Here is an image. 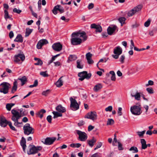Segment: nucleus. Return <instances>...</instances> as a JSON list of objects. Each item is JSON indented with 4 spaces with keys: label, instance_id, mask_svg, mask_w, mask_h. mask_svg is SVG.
I'll list each match as a JSON object with an SVG mask.
<instances>
[{
    "label": "nucleus",
    "instance_id": "1",
    "mask_svg": "<svg viewBox=\"0 0 157 157\" xmlns=\"http://www.w3.org/2000/svg\"><path fill=\"white\" fill-rule=\"evenodd\" d=\"M72 38L71 39V43L74 45L80 44L82 41L87 39V36L84 31H79L73 33L71 35Z\"/></svg>",
    "mask_w": 157,
    "mask_h": 157
},
{
    "label": "nucleus",
    "instance_id": "2",
    "mask_svg": "<svg viewBox=\"0 0 157 157\" xmlns=\"http://www.w3.org/2000/svg\"><path fill=\"white\" fill-rule=\"evenodd\" d=\"M130 111L134 115L138 116L141 114L142 111L140 105H134L130 108Z\"/></svg>",
    "mask_w": 157,
    "mask_h": 157
},
{
    "label": "nucleus",
    "instance_id": "3",
    "mask_svg": "<svg viewBox=\"0 0 157 157\" xmlns=\"http://www.w3.org/2000/svg\"><path fill=\"white\" fill-rule=\"evenodd\" d=\"M23 130L25 135H29L34 133V129L30 126L29 123H26L23 126Z\"/></svg>",
    "mask_w": 157,
    "mask_h": 157
},
{
    "label": "nucleus",
    "instance_id": "4",
    "mask_svg": "<svg viewBox=\"0 0 157 157\" xmlns=\"http://www.w3.org/2000/svg\"><path fill=\"white\" fill-rule=\"evenodd\" d=\"M25 58L24 55L23 53H20L14 56L13 59L14 62L17 64H21Z\"/></svg>",
    "mask_w": 157,
    "mask_h": 157
},
{
    "label": "nucleus",
    "instance_id": "5",
    "mask_svg": "<svg viewBox=\"0 0 157 157\" xmlns=\"http://www.w3.org/2000/svg\"><path fill=\"white\" fill-rule=\"evenodd\" d=\"M10 85L6 82H3L0 85V92L4 94L8 93Z\"/></svg>",
    "mask_w": 157,
    "mask_h": 157
},
{
    "label": "nucleus",
    "instance_id": "6",
    "mask_svg": "<svg viewBox=\"0 0 157 157\" xmlns=\"http://www.w3.org/2000/svg\"><path fill=\"white\" fill-rule=\"evenodd\" d=\"M29 147V151H28L27 153L29 155L34 154L37 153L39 151H40L42 149V147L40 146L36 147L33 145H30Z\"/></svg>",
    "mask_w": 157,
    "mask_h": 157
},
{
    "label": "nucleus",
    "instance_id": "7",
    "mask_svg": "<svg viewBox=\"0 0 157 157\" xmlns=\"http://www.w3.org/2000/svg\"><path fill=\"white\" fill-rule=\"evenodd\" d=\"M97 113L94 111L87 113L84 116L85 118L90 119L94 121L97 120Z\"/></svg>",
    "mask_w": 157,
    "mask_h": 157
},
{
    "label": "nucleus",
    "instance_id": "8",
    "mask_svg": "<svg viewBox=\"0 0 157 157\" xmlns=\"http://www.w3.org/2000/svg\"><path fill=\"white\" fill-rule=\"evenodd\" d=\"M78 75L80 77L79 80L82 81L85 78L88 79L90 78L91 76V74L90 73H87V72L86 71H83L79 73Z\"/></svg>",
    "mask_w": 157,
    "mask_h": 157
},
{
    "label": "nucleus",
    "instance_id": "9",
    "mask_svg": "<svg viewBox=\"0 0 157 157\" xmlns=\"http://www.w3.org/2000/svg\"><path fill=\"white\" fill-rule=\"evenodd\" d=\"M71 101L70 108L71 110L75 111L78 110L79 108V105L76 101L72 97L70 98Z\"/></svg>",
    "mask_w": 157,
    "mask_h": 157
},
{
    "label": "nucleus",
    "instance_id": "10",
    "mask_svg": "<svg viewBox=\"0 0 157 157\" xmlns=\"http://www.w3.org/2000/svg\"><path fill=\"white\" fill-rule=\"evenodd\" d=\"M11 112L13 115L11 117V120L12 121L19 120L21 117V113H19L15 109H12Z\"/></svg>",
    "mask_w": 157,
    "mask_h": 157
},
{
    "label": "nucleus",
    "instance_id": "11",
    "mask_svg": "<svg viewBox=\"0 0 157 157\" xmlns=\"http://www.w3.org/2000/svg\"><path fill=\"white\" fill-rule=\"evenodd\" d=\"M142 6L141 5H138L135 7L132 10H130L128 13V17H131L136 12H138L141 10Z\"/></svg>",
    "mask_w": 157,
    "mask_h": 157
},
{
    "label": "nucleus",
    "instance_id": "12",
    "mask_svg": "<svg viewBox=\"0 0 157 157\" xmlns=\"http://www.w3.org/2000/svg\"><path fill=\"white\" fill-rule=\"evenodd\" d=\"M77 134L79 136V139L82 141H85L87 138V134L84 132H82L80 130H76Z\"/></svg>",
    "mask_w": 157,
    "mask_h": 157
},
{
    "label": "nucleus",
    "instance_id": "13",
    "mask_svg": "<svg viewBox=\"0 0 157 157\" xmlns=\"http://www.w3.org/2000/svg\"><path fill=\"white\" fill-rule=\"evenodd\" d=\"M131 96L134 97L136 100L140 101V100L141 96L140 93L138 92L137 90H134L131 91Z\"/></svg>",
    "mask_w": 157,
    "mask_h": 157
},
{
    "label": "nucleus",
    "instance_id": "14",
    "mask_svg": "<svg viewBox=\"0 0 157 157\" xmlns=\"http://www.w3.org/2000/svg\"><path fill=\"white\" fill-rule=\"evenodd\" d=\"M56 139V138L55 137H47L45 140L44 142H42L45 144L49 145L52 144Z\"/></svg>",
    "mask_w": 157,
    "mask_h": 157
},
{
    "label": "nucleus",
    "instance_id": "15",
    "mask_svg": "<svg viewBox=\"0 0 157 157\" xmlns=\"http://www.w3.org/2000/svg\"><path fill=\"white\" fill-rule=\"evenodd\" d=\"M57 11H59L60 13L64 12V10L63 8L60 5H57L55 6L52 10V13L54 14H57Z\"/></svg>",
    "mask_w": 157,
    "mask_h": 157
},
{
    "label": "nucleus",
    "instance_id": "16",
    "mask_svg": "<svg viewBox=\"0 0 157 157\" xmlns=\"http://www.w3.org/2000/svg\"><path fill=\"white\" fill-rule=\"evenodd\" d=\"M62 45L60 43H57L53 44L52 45V48L55 51L59 52L62 50Z\"/></svg>",
    "mask_w": 157,
    "mask_h": 157
},
{
    "label": "nucleus",
    "instance_id": "17",
    "mask_svg": "<svg viewBox=\"0 0 157 157\" xmlns=\"http://www.w3.org/2000/svg\"><path fill=\"white\" fill-rule=\"evenodd\" d=\"M9 122L4 117H1L0 118V124L2 127H5L7 124H9Z\"/></svg>",
    "mask_w": 157,
    "mask_h": 157
},
{
    "label": "nucleus",
    "instance_id": "18",
    "mask_svg": "<svg viewBox=\"0 0 157 157\" xmlns=\"http://www.w3.org/2000/svg\"><path fill=\"white\" fill-rule=\"evenodd\" d=\"M117 28V27L115 25L109 27L107 29L108 34L110 35H112Z\"/></svg>",
    "mask_w": 157,
    "mask_h": 157
},
{
    "label": "nucleus",
    "instance_id": "19",
    "mask_svg": "<svg viewBox=\"0 0 157 157\" xmlns=\"http://www.w3.org/2000/svg\"><path fill=\"white\" fill-rule=\"evenodd\" d=\"M48 41L46 39L41 40L38 42L36 46L37 48L40 49L43 45L48 44Z\"/></svg>",
    "mask_w": 157,
    "mask_h": 157
},
{
    "label": "nucleus",
    "instance_id": "20",
    "mask_svg": "<svg viewBox=\"0 0 157 157\" xmlns=\"http://www.w3.org/2000/svg\"><path fill=\"white\" fill-rule=\"evenodd\" d=\"M140 141L141 144V148L142 149H145L147 146L150 147L151 146V144H146V142L144 139H141Z\"/></svg>",
    "mask_w": 157,
    "mask_h": 157
},
{
    "label": "nucleus",
    "instance_id": "21",
    "mask_svg": "<svg viewBox=\"0 0 157 157\" xmlns=\"http://www.w3.org/2000/svg\"><path fill=\"white\" fill-rule=\"evenodd\" d=\"M86 56L87 61V63L89 64H92L94 63V62L91 59L92 55L90 52H89L86 53Z\"/></svg>",
    "mask_w": 157,
    "mask_h": 157
},
{
    "label": "nucleus",
    "instance_id": "22",
    "mask_svg": "<svg viewBox=\"0 0 157 157\" xmlns=\"http://www.w3.org/2000/svg\"><path fill=\"white\" fill-rule=\"evenodd\" d=\"M91 28L92 29H96V32L100 33L102 31L101 27L100 25H97L95 24H93L91 25Z\"/></svg>",
    "mask_w": 157,
    "mask_h": 157
},
{
    "label": "nucleus",
    "instance_id": "23",
    "mask_svg": "<svg viewBox=\"0 0 157 157\" xmlns=\"http://www.w3.org/2000/svg\"><path fill=\"white\" fill-rule=\"evenodd\" d=\"M91 28L92 29H96V32L100 33L102 31L101 27L100 25H97L95 24H93L91 25Z\"/></svg>",
    "mask_w": 157,
    "mask_h": 157
},
{
    "label": "nucleus",
    "instance_id": "24",
    "mask_svg": "<svg viewBox=\"0 0 157 157\" xmlns=\"http://www.w3.org/2000/svg\"><path fill=\"white\" fill-rule=\"evenodd\" d=\"M91 28L92 29H96V32L100 33L102 31L101 27L100 25H97L95 24H93L91 25Z\"/></svg>",
    "mask_w": 157,
    "mask_h": 157
},
{
    "label": "nucleus",
    "instance_id": "25",
    "mask_svg": "<svg viewBox=\"0 0 157 157\" xmlns=\"http://www.w3.org/2000/svg\"><path fill=\"white\" fill-rule=\"evenodd\" d=\"M56 110L58 112H60L61 113H63L66 112V108L61 105H59L56 108Z\"/></svg>",
    "mask_w": 157,
    "mask_h": 157
},
{
    "label": "nucleus",
    "instance_id": "26",
    "mask_svg": "<svg viewBox=\"0 0 157 157\" xmlns=\"http://www.w3.org/2000/svg\"><path fill=\"white\" fill-rule=\"evenodd\" d=\"M96 141V139L94 137H92V138L90 140H88L87 141L88 144L89 146L91 147H93Z\"/></svg>",
    "mask_w": 157,
    "mask_h": 157
},
{
    "label": "nucleus",
    "instance_id": "27",
    "mask_svg": "<svg viewBox=\"0 0 157 157\" xmlns=\"http://www.w3.org/2000/svg\"><path fill=\"white\" fill-rule=\"evenodd\" d=\"M122 50L119 46L116 47L114 50V53L115 54L120 55L122 53Z\"/></svg>",
    "mask_w": 157,
    "mask_h": 157
},
{
    "label": "nucleus",
    "instance_id": "28",
    "mask_svg": "<svg viewBox=\"0 0 157 157\" xmlns=\"http://www.w3.org/2000/svg\"><path fill=\"white\" fill-rule=\"evenodd\" d=\"M26 140L25 138L23 137L21 138V140L20 142V144L22 147V148L24 151H25L26 146Z\"/></svg>",
    "mask_w": 157,
    "mask_h": 157
},
{
    "label": "nucleus",
    "instance_id": "29",
    "mask_svg": "<svg viewBox=\"0 0 157 157\" xmlns=\"http://www.w3.org/2000/svg\"><path fill=\"white\" fill-rule=\"evenodd\" d=\"M46 111L45 109H41L40 111L38 112L36 114L40 118H42L43 116V114L46 113Z\"/></svg>",
    "mask_w": 157,
    "mask_h": 157
},
{
    "label": "nucleus",
    "instance_id": "30",
    "mask_svg": "<svg viewBox=\"0 0 157 157\" xmlns=\"http://www.w3.org/2000/svg\"><path fill=\"white\" fill-rule=\"evenodd\" d=\"M14 41L22 43L23 41V37L21 34H18L14 39Z\"/></svg>",
    "mask_w": 157,
    "mask_h": 157
},
{
    "label": "nucleus",
    "instance_id": "31",
    "mask_svg": "<svg viewBox=\"0 0 157 157\" xmlns=\"http://www.w3.org/2000/svg\"><path fill=\"white\" fill-rule=\"evenodd\" d=\"M63 77V76H61L56 82V85L57 87H60L63 85V81L62 79Z\"/></svg>",
    "mask_w": 157,
    "mask_h": 157
},
{
    "label": "nucleus",
    "instance_id": "32",
    "mask_svg": "<svg viewBox=\"0 0 157 157\" xmlns=\"http://www.w3.org/2000/svg\"><path fill=\"white\" fill-rule=\"evenodd\" d=\"M52 113L54 115L53 118L54 119L57 118L58 117H61L62 116V113L58 111H53Z\"/></svg>",
    "mask_w": 157,
    "mask_h": 157
},
{
    "label": "nucleus",
    "instance_id": "33",
    "mask_svg": "<svg viewBox=\"0 0 157 157\" xmlns=\"http://www.w3.org/2000/svg\"><path fill=\"white\" fill-rule=\"evenodd\" d=\"M77 67L79 69H82L83 67V65L82 63V60L80 59L77 60L76 61Z\"/></svg>",
    "mask_w": 157,
    "mask_h": 157
},
{
    "label": "nucleus",
    "instance_id": "34",
    "mask_svg": "<svg viewBox=\"0 0 157 157\" xmlns=\"http://www.w3.org/2000/svg\"><path fill=\"white\" fill-rule=\"evenodd\" d=\"M102 87V86L101 84H98L94 86L93 90L95 92H97L100 90Z\"/></svg>",
    "mask_w": 157,
    "mask_h": 157
},
{
    "label": "nucleus",
    "instance_id": "35",
    "mask_svg": "<svg viewBox=\"0 0 157 157\" xmlns=\"http://www.w3.org/2000/svg\"><path fill=\"white\" fill-rule=\"evenodd\" d=\"M77 58V56L75 55H70L68 58L67 61L69 63L76 60Z\"/></svg>",
    "mask_w": 157,
    "mask_h": 157
},
{
    "label": "nucleus",
    "instance_id": "36",
    "mask_svg": "<svg viewBox=\"0 0 157 157\" xmlns=\"http://www.w3.org/2000/svg\"><path fill=\"white\" fill-rule=\"evenodd\" d=\"M17 89V82L16 81H15L13 82V85L12 87L11 92L12 93H14L15 92Z\"/></svg>",
    "mask_w": 157,
    "mask_h": 157
},
{
    "label": "nucleus",
    "instance_id": "37",
    "mask_svg": "<svg viewBox=\"0 0 157 157\" xmlns=\"http://www.w3.org/2000/svg\"><path fill=\"white\" fill-rule=\"evenodd\" d=\"M34 60L37 61V63L34 64L36 65H41L43 64L42 61L39 59L37 58H35Z\"/></svg>",
    "mask_w": 157,
    "mask_h": 157
},
{
    "label": "nucleus",
    "instance_id": "38",
    "mask_svg": "<svg viewBox=\"0 0 157 157\" xmlns=\"http://www.w3.org/2000/svg\"><path fill=\"white\" fill-rule=\"evenodd\" d=\"M19 80L21 82V86H23L27 81V78L25 76L22 77L21 78H18Z\"/></svg>",
    "mask_w": 157,
    "mask_h": 157
},
{
    "label": "nucleus",
    "instance_id": "39",
    "mask_svg": "<svg viewBox=\"0 0 157 157\" xmlns=\"http://www.w3.org/2000/svg\"><path fill=\"white\" fill-rule=\"evenodd\" d=\"M33 29H30L29 28H26L25 33V37H27L29 36L33 31Z\"/></svg>",
    "mask_w": 157,
    "mask_h": 157
},
{
    "label": "nucleus",
    "instance_id": "40",
    "mask_svg": "<svg viewBox=\"0 0 157 157\" xmlns=\"http://www.w3.org/2000/svg\"><path fill=\"white\" fill-rule=\"evenodd\" d=\"M109 73L112 75L111 77V80L113 81H115L116 78L115 77V74L113 71H111L109 72Z\"/></svg>",
    "mask_w": 157,
    "mask_h": 157
},
{
    "label": "nucleus",
    "instance_id": "41",
    "mask_svg": "<svg viewBox=\"0 0 157 157\" xmlns=\"http://www.w3.org/2000/svg\"><path fill=\"white\" fill-rule=\"evenodd\" d=\"M126 19L125 17H121L118 19V20L121 23V26L124 24Z\"/></svg>",
    "mask_w": 157,
    "mask_h": 157
},
{
    "label": "nucleus",
    "instance_id": "42",
    "mask_svg": "<svg viewBox=\"0 0 157 157\" xmlns=\"http://www.w3.org/2000/svg\"><path fill=\"white\" fill-rule=\"evenodd\" d=\"M145 132V130H144L142 132H137L136 133L140 137L143 138Z\"/></svg>",
    "mask_w": 157,
    "mask_h": 157
},
{
    "label": "nucleus",
    "instance_id": "43",
    "mask_svg": "<svg viewBox=\"0 0 157 157\" xmlns=\"http://www.w3.org/2000/svg\"><path fill=\"white\" fill-rule=\"evenodd\" d=\"M130 151H133V153H137L138 151L136 147L135 146L132 147L129 149Z\"/></svg>",
    "mask_w": 157,
    "mask_h": 157
},
{
    "label": "nucleus",
    "instance_id": "44",
    "mask_svg": "<svg viewBox=\"0 0 157 157\" xmlns=\"http://www.w3.org/2000/svg\"><path fill=\"white\" fill-rule=\"evenodd\" d=\"M114 121L112 119H108L107 122V125H112L114 123Z\"/></svg>",
    "mask_w": 157,
    "mask_h": 157
},
{
    "label": "nucleus",
    "instance_id": "45",
    "mask_svg": "<svg viewBox=\"0 0 157 157\" xmlns=\"http://www.w3.org/2000/svg\"><path fill=\"white\" fill-rule=\"evenodd\" d=\"M4 13H5V15H4V17L6 19L7 18H10V17L9 16V13L8 11L6 10H4Z\"/></svg>",
    "mask_w": 157,
    "mask_h": 157
},
{
    "label": "nucleus",
    "instance_id": "46",
    "mask_svg": "<svg viewBox=\"0 0 157 157\" xmlns=\"http://www.w3.org/2000/svg\"><path fill=\"white\" fill-rule=\"evenodd\" d=\"M38 82L37 80H35L34 84L33 85H30L29 87L30 88H32L34 87H36L38 85Z\"/></svg>",
    "mask_w": 157,
    "mask_h": 157
},
{
    "label": "nucleus",
    "instance_id": "47",
    "mask_svg": "<svg viewBox=\"0 0 157 157\" xmlns=\"http://www.w3.org/2000/svg\"><path fill=\"white\" fill-rule=\"evenodd\" d=\"M146 90L150 94H152L154 93V91L151 88H146Z\"/></svg>",
    "mask_w": 157,
    "mask_h": 157
},
{
    "label": "nucleus",
    "instance_id": "48",
    "mask_svg": "<svg viewBox=\"0 0 157 157\" xmlns=\"http://www.w3.org/2000/svg\"><path fill=\"white\" fill-rule=\"evenodd\" d=\"M47 72V71L41 72L40 74L44 77H47L48 76V75L46 73Z\"/></svg>",
    "mask_w": 157,
    "mask_h": 157
},
{
    "label": "nucleus",
    "instance_id": "49",
    "mask_svg": "<svg viewBox=\"0 0 157 157\" xmlns=\"http://www.w3.org/2000/svg\"><path fill=\"white\" fill-rule=\"evenodd\" d=\"M8 125L10 127V128L12 130L16 131V129H15V128L12 126V123L10 121H9V122Z\"/></svg>",
    "mask_w": 157,
    "mask_h": 157
},
{
    "label": "nucleus",
    "instance_id": "50",
    "mask_svg": "<svg viewBox=\"0 0 157 157\" xmlns=\"http://www.w3.org/2000/svg\"><path fill=\"white\" fill-rule=\"evenodd\" d=\"M125 58V56L124 55H122L120 57V61L122 63H124Z\"/></svg>",
    "mask_w": 157,
    "mask_h": 157
},
{
    "label": "nucleus",
    "instance_id": "51",
    "mask_svg": "<svg viewBox=\"0 0 157 157\" xmlns=\"http://www.w3.org/2000/svg\"><path fill=\"white\" fill-rule=\"evenodd\" d=\"M13 11L14 12L17 13L18 14H20L22 11L21 10L17 9L16 8H14L13 10Z\"/></svg>",
    "mask_w": 157,
    "mask_h": 157
},
{
    "label": "nucleus",
    "instance_id": "52",
    "mask_svg": "<svg viewBox=\"0 0 157 157\" xmlns=\"http://www.w3.org/2000/svg\"><path fill=\"white\" fill-rule=\"evenodd\" d=\"M150 22H151L150 20L149 19H148L147 21L145 22L144 24V26L146 27H148L150 24Z\"/></svg>",
    "mask_w": 157,
    "mask_h": 157
},
{
    "label": "nucleus",
    "instance_id": "53",
    "mask_svg": "<svg viewBox=\"0 0 157 157\" xmlns=\"http://www.w3.org/2000/svg\"><path fill=\"white\" fill-rule=\"evenodd\" d=\"M50 92L49 90H48L46 91H44L43 92L42 94L45 96H46Z\"/></svg>",
    "mask_w": 157,
    "mask_h": 157
},
{
    "label": "nucleus",
    "instance_id": "54",
    "mask_svg": "<svg viewBox=\"0 0 157 157\" xmlns=\"http://www.w3.org/2000/svg\"><path fill=\"white\" fill-rule=\"evenodd\" d=\"M122 108L121 107H119L118 109V111L117 113L119 116H121L122 115V112H121Z\"/></svg>",
    "mask_w": 157,
    "mask_h": 157
},
{
    "label": "nucleus",
    "instance_id": "55",
    "mask_svg": "<svg viewBox=\"0 0 157 157\" xmlns=\"http://www.w3.org/2000/svg\"><path fill=\"white\" fill-rule=\"evenodd\" d=\"M13 121L14 122V124L16 126H18L19 124H20L21 123L18 122V120H16L15 121Z\"/></svg>",
    "mask_w": 157,
    "mask_h": 157
},
{
    "label": "nucleus",
    "instance_id": "56",
    "mask_svg": "<svg viewBox=\"0 0 157 157\" xmlns=\"http://www.w3.org/2000/svg\"><path fill=\"white\" fill-rule=\"evenodd\" d=\"M112 107L111 106H109L105 109V110L107 111H111L112 109Z\"/></svg>",
    "mask_w": 157,
    "mask_h": 157
},
{
    "label": "nucleus",
    "instance_id": "57",
    "mask_svg": "<svg viewBox=\"0 0 157 157\" xmlns=\"http://www.w3.org/2000/svg\"><path fill=\"white\" fill-rule=\"evenodd\" d=\"M118 148L119 150H121L123 149V148L122 147V144L120 142H118Z\"/></svg>",
    "mask_w": 157,
    "mask_h": 157
},
{
    "label": "nucleus",
    "instance_id": "58",
    "mask_svg": "<svg viewBox=\"0 0 157 157\" xmlns=\"http://www.w3.org/2000/svg\"><path fill=\"white\" fill-rule=\"evenodd\" d=\"M47 120L48 122L51 123L52 122V116L51 115H48L47 117Z\"/></svg>",
    "mask_w": 157,
    "mask_h": 157
},
{
    "label": "nucleus",
    "instance_id": "59",
    "mask_svg": "<svg viewBox=\"0 0 157 157\" xmlns=\"http://www.w3.org/2000/svg\"><path fill=\"white\" fill-rule=\"evenodd\" d=\"M6 109H7L8 111H10L11 110V108L12 107H11L10 105V104L8 103V104H7L6 105Z\"/></svg>",
    "mask_w": 157,
    "mask_h": 157
},
{
    "label": "nucleus",
    "instance_id": "60",
    "mask_svg": "<svg viewBox=\"0 0 157 157\" xmlns=\"http://www.w3.org/2000/svg\"><path fill=\"white\" fill-rule=\"evenodd\" d=\"M102 145V143L101 142H99L98 143L97 145L96 146V147L94 148V150H96V149L100 147Z\"/></svg>",
    "mask_w": 157,
    "mask_h": 157
},
{
    "label": "nucleus",
    "instance_id": "61",
    "mask_svg": "<svg viewBox=\"0 0 157 157\" xmlns=\"http://www.w3.org/2000/svg\"><path fill=\"white\" fill-rule=\"evenodd\" d=\"M94 7V4L93 3H90L88 6V8L89 10H90L93 8Z\"/></svg>",
    "mask_w": 157,
    "mask_h": 157
},
{
    "label": "nucleus",
    "instance_id": "62",
    "mask_svg": "<svg viewBox=\"0 0 157 157\" xmlns=\"http://www.w3.org/2000/svg\"><path fill=\"white\" fill-rule=\"evenodd\" d=\"M94 128V126H93L91 125H90L88 127V131L90 132L91 131L92 129H93Z\"/></svg>",
    "mask_w": 157,
    "mask_h": 157
},
{
    "label": "nucleus",
    "instance_id": "63",
    "mask_svg": "<svg viewBox=\"0 0 157 157\" xmlns=\"http://www.w3.org/2000/svg\"><path fill=\"white\" fill-rule=\"evenodd\" d=\"M154 82L152 81L149 80L148 82V84L146 85V86L149 85H152L153 84Z\"/></svg>",
    "mask_w": 157,
    "mask_h": 157
},
{
    "label": "nucleus",
    "instance_id": "64",
    "mask_svg": "<svg viewBox=\"0 0 157 157\" xmlns=\"http://www.w3.org/2000/svg\"><path fill=\"white\" fill-rule=\"evenodd\" d=\"M14 36V34L12 31H10L9 33V36L10 38H12Z\"/></svg>",
    "mask_w": 157,
    "mask_h": 157
}]
</instances>
